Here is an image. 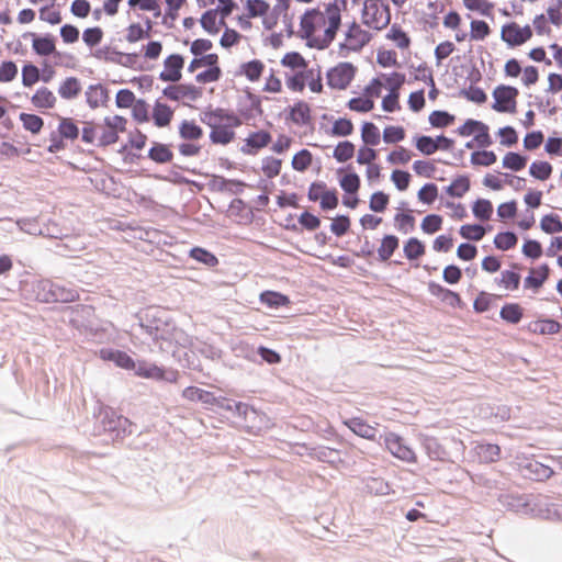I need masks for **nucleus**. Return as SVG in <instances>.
<instances>
[{
  "mask_svg": "<svg viewBox=\"0 0 562 562\" xmlns=\"http://www.w3.org/2000/svg\"><path fill=\"white\" fill-rule=\"evenodd\" d=\"M346 10L347 0H330L306 8L299 16L297 36L310 48H328L337 37Z\"/></svg>",
  "mask_w": 562,
  "mask_h": 562,
  "instance_id": "nucleus-1",
  "label": "nucleus"
},
{
  "mask_svg": "<svg viewBox=\"0 0 562 562\" xmlns=\"http://www.w3.org/2000/svg\"><path fill=\"white\" fill-rule=\"evenodd\" d=\"M127 120L122 115L105 116L101 123L86 121L82 123L81 140L97 147H109L120 139L126 131Z\"/></svg>",
  "mask_w": 562,
  "mask_h": 562,
  "instance_id": "nucleus-2",
  "label": "nucleus"
},
{
  "mask_svg": "<svg viewBox=\"0 0 562 562\" xmlns=\"http://www.w3.org/2000/svg\"><path fill=\"white\" fill-rule=\"evenodd\" d=\"M201 122L210 128L211 143L222 146L235 139V130L241 125V120L236 113L223 108L203 112Z\"/></svg>",
  "mask_w": 562,
  "mask_h": 562,
  "instance_id": "nucleus-3",
  "label": "nucleus"
},
{
  "mask_svg": "<svg viewBox=\"0 0 562 562\" xmlns=\"http://www.w3.org/2000/svg\"><path fill=\"white\" fill-rule=\"evenodd\" d=\"M243 13L237 16V25L243 31L252 29V20L260 19L265 30L271 31L278 24V14L267 0H241Z\"/></svg>",
  "mask_w": 562,
  "mask_h": 562,
  "instance_id": "nucleus-4",
  "label": "nucleus"
},
{
  "mask_svg": "<svg viewBox=\"0 0 562 562\" xmlns=\"http://www.w3.org/2000/svg\"><path fill=\"white\" fill-rule=\"evenodd\" d=\"M391 9L385 0H363L360 10L362 25L374 32L385 30L391 23Z\"/></svg>",
  "mask_w": 562,
  "mask_h": 562,
  "instance_id": "nucleus-5",
  "label": "nucleus"
},
{
  "mask_svg": "<svg viewBox=\"0 0 562 562\" xmlns=\"http://www.w3.org/2000/svg\"><path fill=\"white\" fill-rule=\"evenodd\" d=\"M286 88L292 92L302 93L307 87L311 92L321 94L324 91L323 74L319 66L302 68L297 72L285 76Z\"/></svg>",
  "mask_w": 562,
  "mask_h": 562,
  "instance_id": "nucleus-6",
  "label": "nucleus"
},
{
  "mask_svg": "<svg viewBox=\"0 0 562 562\" xmlns=\"http://www.w3.org/2000/svg\"><path fill=\"white\" fill-rule=\"evenodd\" d=\"M532 37L533 30L529 23L508 20L499 26V40L509 49L526 45Z\"/></svg>",
  "mask_w": 562,
  "mask_h": 562,
  "instance_id": "nucleus-7",
  "label": "nucleus"
},
{
  "mask_svg": "<svg viewBox=\"0 0 562 562\" xmlns=\"http://www.w3.org/2000/svg\"><path fill=\"white\" fill-rule=\"evenodd\" d=\"M179 136L186 140L178 145L179 153L184 157L200 155L202 146L199 143L203 137L202 127L193 120H183L178 127Z\"/></svg>",
  "mask_w": 562,
  "mask_h": 562,
  "instance_id": "nucleus-8",
  "label": "nucleus"
},
{
  "mask_svg": "<svg viewBox=\"0 0 562 562\" xmlns=\"http://www.w3.org/2000/svg\"><path fill=\"white\" fill-rule=\"evenodd\" d=\"M362 23L356 21L347 24L342 34L341 49L347 52H360L372 38V33L363 27Z\"/></svg>",
  "mask_w": 562,
  "mask_h": 562,
  "instance_id": "nucleus-9",
  "label": "nucleus"
},
{
  "mask_svg": "<svg viewBox=\"0 0 562 562\" xmlns=\"http://www.w3.org/2000/svg\"><path fill=\"white\" fill-rule=\"evenodd\" d=\"M57 133V136L52 135L50 144L47 147V150L52 154L64 150L66 148L65 140H77L81 130L72 117H59Z\"/></svg>",
  "mask_w": 562,
  "mask_h": 562,
  "instance_id": "nucleus-10",
  "label": "nucleus"
},
{
  "mask_svg": "<svg viewBox=\"0 0 562 562\" xmlns=\"http://www.w3.org/2000/svg\"><path fill=\"white\" fill-rule=\"evenodd\" d=\"M357 74V67L349 61H341L329 68L326 72V80L329 88L334 90H346Z\"/></svg>",
  "mask_w": 562,
  "mask_h": 562,
  "instance_id": "nucleus-11",
  "label": "nucleus"
},
{
  "mask_svg": "<svg viewBox=\"0 0 562 562\" xmlns=\"http://www.w3.org/2000/svg\"><path fill=\"white\" fill-rule=\"evenodd\" d=\"M518 95L519 91L515 87L506 85L497 86L493 91V110L499 113H516Z\"/></svg>",
  "mask_w": 562,
  "mask_h": 562,
  "instance_id": "nucleus-12",
  "label": "nucleus"
},
{
  "mask_svg": "<svg viewBox=\"0 0 562 562\" xmlns=\"http://www.w3.org/2000/svg\"><path fill=\"white\" fill-rule=\"evenodd\" d=\"M312 202H319L322 210H334L338 206V196L335 189H329L325 182H313L307 192Z\"/></svg>",
  "mask_w": 562,
  "mask_h": 562,
  "instance_id": "nucleus-13",
  "label": "nucleus"
},
{
  "mask_svg": "<svg viewBox=\"0 0 562 562\" xmlns=\"http://www.w3.org/2000/svg\"><path fill=\"white\" fill-rule=\"evenodd\" d=\"M385 448L392 453L393 457L408 463L417 461L416 453L408 447L404 439L394 432H389L384 436Z\"/></svg>",
  "mask_w": 562,
  "mask_h": 562,
  "instance_id": "nucleus-14",
  "label": "nucleus"
},
{
  "mask_svg": "<svg viewBox=\"0 0 562 562\" xmlns=\"http://www.w3.org/2000/svg\"><path fill=\"white\" fill-rule=\"evenodd\" d=\"M162 93L171 101L189 103L202 97V89L191 83L173 85L166 87Z\"/></svg>",
  "mask_w": 562,
  "mask_h": 562,
  "instance_id": "nucleus-15",
  "label": "nucleus"
},
{
  "mask_svg": "<svg viewBox=\"0 0 562 562\" xmlns=\"http://www.w3.org/2000/svg\"><path fill=\"white\" fill-rule=\"evenodd\" d=\"M184 58L178 53L168 55L162 61L159 79L164 82H178L182 78Z\"/></svg>",
  "mask_w": 562,
  "mask_h": 562,
  "instance_id": "nucleus-16",
  "label": "nucleus"
},
{
  "mask_svg": "<svg viewBox=\"0 0 562 562\" xmlns=\"http://www.w3.org/2000/svg\"><path fill=\"white\" fill-rule=\"evenodd\" d=\"M385 38L402 54H411L412 38L400 24L394 23L385 33Z\"/></svg>",
  "mask_w": 562,
  "mask_h": 562,
  "instance_id": "nucleus-17",
  "label": "nucleus"
},
{
  "mask_svg": "<svg viewBox=\"0 0 562 562\" xmlns=\"http://www.w3.org/2000/svg\"><path fill=\"white\" fill-rule=\"evenodd\" d=\"M32 105L37 110H50L56 106L57 98L47 87H40L31 97Z\"/></svg>",
  "mask_w": 562,
  "mask_h": 562,
  "instance_id": "nucleus-18",
  "label": "nucleus"
},
{
  "mask_svg": "<svg viewBox=\"0 0 562 562\" xmlns=\"http://www.w3.org/2000/svg\"><path fill=\"white\" fill-rule=\"evenodd\" d=\"M550 276V268L547 263H543L537 268H531L529 276L524 280L525 289H532L537 292L548 280Z\"/></svg>",
  "mask_w": 562,
  "mask_h": 562,
  "instance_id": "nucleus-19",
  "label": "nucleus"
},
{
  "mask_svg": "<svg viewBox=\"0 0 562 562\" xmlns=\"http://www.w3.org/2000/svg\"><path fill=\"white\" fill-rule=\"evenodd\" d=\"M400 247V238L393 234L384 235L376 248L378 259L387 262Z\"/></svg>",
  "mask_w": 562,
  "mask_h": 562,
  "instance_id": "nucleus-20",
  "label": "nucleus"
},
{
  "mask_svg": "<svg viewBox=\"0 0 562 562\" xmlns=\"http://www.w3.org/2000/svg\"><path fill=\"white\" fill-rule=\"evenodd\" d=\"M469 27V40L475 43L485 42L493 33L492 26L482 19H470Z\"/></svg>",
  "mask_w": 562,
  "mask_h": 562,
  "instance_id": "nucleus-21",
  "label": "nucleus"
},
{
  "mask_svg": "<svg viewBox=\"0 0 562 562\" xmlns=\"http://www.w3.org/2000/svg\"><path fill=\"white\" fill-rule=\"evenodd\" d=\"M561 324L551 318H540L527 325V329L536 335H555L561 330Z\"/></svg>",
  "mask_w": 562,
  "mask_h": 562,
  "instance_id": "nucleus-22",
  "label": "nucleus"
},
{
  "mask_svg": "<svg viewBox=\"0 0 562 562\" xmlns=\"http://www.w3.org/2000/svg\"><path fill=\"white\" fill-rule=\"evenodd\" d=\"M266 69V65L260 59H252L243 63L239 66L238 75L245 77L250 82H258L262 77Z\"/></svg>",
  "mask_w": 562,
  "mask_h": 562,
  "instance_id": "nucleus-23",
  "label": "nucleus"
},
{
  "mask_svg": "<svg viewBox=\"0 0 562 562\" xmlns=\"http://www.w3.org/2000/svg\"><path fill=\"white\" fill-rule=\"evenodd\" d=\"M226 16L223 15L222 7H216L205 11L200 20L201 26L209 33H216L220 24Z\"/></svg>",
  "mask_w": 562,
  "mask_h": 562,
  "instance_id": "nucleus-24",
  "label": "nucleus"
},
{
  "mask_svg": "<svg viewBox=\"0 0 562 562\" xmlns=\"http://www.w3.org/2000/svg\"><path fill=\"white\" fill-rule=\"evenodd\" d=\"M182 397L189 402H201L205 405H216L217 398L213 393L198 386H187L181 393Z\"/></svg>",
  "mask_w": 562,
  "mask_h": 562,
  "instance_id": "nucleus-25",
  "label": "nucleus"
},
{
  "mask_svg": "<svg viewBox=\"0 0 562 562\" xmlns=\"http://www.w3.org/2000/svg\"><path fill=\"white\" fill-rule=\"evenodd\" d=\"M271 142V135L267 131L252 132L245 139L244 153L252 154L265 148Z\"/></svg>",
  "mask_w": 562,
  "mask_h": 562,
  "instance_id": "nucleus-26",
  "label": "nucleus"
},
{
  "mask_svg": "<svg viewBox=\"0 0 562 562\" xmlns=\"http://www.w3.org/2000/svg\"><path fill=\"white\" fill-rule=\"evenodd\" d=\"M85 94L86 101L91 109L103 106L109 99L106 88L100 83L89 86Z\"/></svg>",
  "mask_w": 562,
  "mask_h": 562,
  "instance_id": "nucleus-27",
  "label": "nucleus"
},
{
  "mask_svg": "<svg viewBox=\"0 0 562 562\" xmlns=\"http://www.w3.org/2000/svg\"><path fill=\"white\" fill-rule=\"evenodd\" d=\"M173 110L166 103L156 101L153 108L151 117L155 126L167 127L173 119Z\"/></svg>",
  "mask_w": 562,
  "mask_h": 562,
  "instance_id": "nucleus-28",
  "label": "nucleus"
},
{
  "mask_svg": "<svg viewBox=\"0 0 562 562\" xmlns=\"http://www.w3.org/2000/svg\"><path fill=\"white\" fill-rule=\"evenodd\" d=\"M345 425L356 435L369 439L374 440L376 435V429L369 425L366 420L353 417L345 422Z\"/></svg>",
  "mask_w": 562,
  "mask_h": 562,
  "instance_id": "nucleus-29",
  "label": "nucleus"
},
{
  "mask_svg": "<svg viewBox=\"0 0 562 562\" xmlns=\"http://www.w3.org/2000/svg\"><path fill=\"white\" fill-rule=\"evenodd\" d=\"M474 451L482 463H494L501 460L502 450L498 445L479 443Z\"/></svg>",
  "mask_w": 562,
  "mask_h": 562,
  "instance_id": "nucleus-30",
  "label": "nucleus"
},
{
  "mask_svg": "<svg viewBox=\"0 0 562 562\" xmlns=\"http://www.w3.org/2000/svg\"><path fill=\"white\" fill-rule=\"evenodd\" d=\"M32 48L38 56H49L56 52V43L53 36H38L32 34Z\"/></svg>",
  "mask_w": 562,
  "mask_h": 562,
  "instance_id": "nucleus-31",
  "label": "nucleus"
},
{
  "mask_svg": "<svg viewBox=\"0 0 562 562\" xmlns=\"http://www.w3.org/2000/svg\"><path fill=\"white\" fill-rule=\"evenodd\" d=\"M403 254L408 261H416L426 254V246L417 237H409L404 241Z\"/></svg>",
  "mask_w": 562,
  "mask_h": 562,
  "instance_id": "nucleus-32",
  "label": "nucleus"
},
{
  "mask_svg": "<svg viewBox=\"0 0 562 562\" xmlns=\"http://www.w3.org/2000/svg\"><path fill=\"white\" fill-rule=\"evenodd\" d=\"M289 117L297 125H305L312 119L311 106L305 101H297L290 108Z\"/></svg>",
  "mask_w": 562,
  "mask_h": 562,
  "instance_id": "nucleus-33",
  "label": "nucleus"
},
{
  "mask_svg": "<svg viewBox=\"0 0 562 562\" xmlns=\"http://www.w3.org/2000/svg\"><path fill=\"white\" fill-rule=\"evenodd\" d=\"M101 358L113 361L117 367L134 370L135 362L131 356L121 350H101Z\"/></svg>",
  "mask_w": 562,
  "mask_h": 562,
  "instance_id": "nucleus-34",
  "label": "nucleus"
},
{
  "mask_svg": "<svg viewBox=\"0 0 562 562\" xmlns=\"http://www.w3.org/2000/svg\"><path fill=\"white\" fill-rule=\"evenodd\" d=\"M148 158L156 164H168L173 159L169 145L155 142L148 150Z\"/></svg>",
  "mask_w": 562,
  "mask_h": 562,
  "instance_id": "nucleus-35",
  "label": "nucleus"
},
{
  "mask_svg": "<svg viewBox=\"0 0 562 562\" xmlns=\"http://www.w3.org/2000/svg\"><path fill=\"white\" fill-rule=\"evenodd\" d=\"M81 92L80 80L76 77H67L59 83L58 94L65 100L77 98Z\"/></svg>",
  "mask_w": 562,
  "mask_h": 562,
  "instance_id": "nucleus-36",
  "label": "nucleus"
},
{
  "mask_svg": "<svg viewBox=\"0 0 562 562\" xmlns=\"http://www.w3.org/2000/svg\"><path fill=\"white\" fill-rule=\"evenodd\" d=\"M499 316L504 322L516 325L524 317V308L518 303H506L502 306Z\"/></svg>",
  "mask_w": 562,
  "mask_h": 562,
  "instance_id": "nucleus-37",
  "label": "nucleus"
},
{
  "mask_svg": "<svg viewBox=\"0 0 562 562\" xmlns=\"http://www.w3.org/2000/svg\"><path fill=\"white\" fill-rule=\"evenodd\" d=\"M341 175L339 178L340 188L348 194H356L361 184L360 177L355 171L339 170Z\"/></svg>",
  "mask_w": 562,
  "mask_h": 562,
  "instance_id": "nucleus-38",
  "label": "nucleus"
},
{
  "mask_svg": "<svg viewBox=\"0 0 562 562\" xmlns=\"http://www.w3.org/2000/svg\"><path fill=\"white\" fill-rule=\"evenodd\" d=\"M281 66L289 68L292 72H297L302 68H306L308 61L304 58V56L299 52H289L285 53L281 60Z\"/></svg>",
  "mask_w": 562,
  "mask_h": 562,
  "instance_id": "nucleus-39",
  "label": "nucleus"
},
{
  "mask_svg": "<svg viewBox=\"0 0 562 562\" xmlns=\"http://www.w3.org/2000/svg\"><path fill=\"white\" fill-rule=\"evenodd\" d=\"M203 67H205L206 69L220 67L218 55L216 53H211L205 56L193 58L188 66V71L193 74Z\"/></svg>",
  "mask_w": 562,
  "mask_h": 562,
  "instance_id": "nucleus-40",
  "label": "nucleus"
},
{
  "mask_svg": "<svg viewBox=\"0 0 562 562\" xmlns=\"http://www.w3.org/2000/svg\"><path fill=\"white\" fill-rule=\"evenodd\" d=\"M376 64L382 68L400 67L396 50L386 47H379L376 50Z\"/></svg>",
  "mask_w": 562,
  "mask_h": 562,
  "instance_id": "nucleus-41",
  "label": "nucleus"
},
{
  "mask_svg": "<svg viewBox=\"0 0 562 562\" xmlns=\"http://www.w3.org/2000/svg\"><path fill=\"white\" fill-rule=\"evenodd\" d=\"M379 79H382L383 87H386L389 92H398L406 81V76L403 72L392 71L382 74Z\"/></svg>",
  "mask_w": 562,
  "mask_h": 562,
  "instance_id": "nucleus-42",
  "label": "nucleus"
},
{
  "mask_svg": "<svg viewBox=\"0 0 562 562\" xmlns=\"http://www.w3.org/2000/svg\"><path fill=\"white\" fill-rule=\"evenodd\" d=\"M355 131V125L351 120L346 117H338L333 122L330 130L327 132L333 137H347Z\"/></svg>",
  "mask_w": 562,
  "mask_h": 562,
  "instance_id": "nucleus-43",
  "label": "nucleus"
},
{
  "mask_svg": "<svg viewBox=\"0 0 562 562\" xmlns=\"http://www.w3.org/2000/svg\"><path fill=\"white\" fill-rule=\"evenodd\" d=\"M520 279L519 273L510 270H504L495 281L499 288L513 292L519 289Z\"/></svg>",
  "mask_w": 562,
  "mask_h": 562,
  "instance_id": "nucleus-44",
  "label": "nucleus"
},
{
  "mask_svg": "<svg viewBox=\"0 0 562 562\" xmlns=\"http://www.w3.org/2000/svg\"><path fill=\"white\" fill-rule=\"evenodd\" d=\"M470 190V179L468 176H458L446 188V193L452 198H462Z\"/></svg>",
  "mask_w": 562,
  "mask_h": 562,
  "instance_id": "nucleus-45",
  "label": "nucleus"
},
{
  "mask_svg": "<svg viewBox=\"0 0 562 562\" xmlns=\"http://www.w3.org/2000/svg\"><path fill=\"white\" fill-rule=\"evenodd\" d=\"M135 372L138 376L145 379H153L157 381H161L165 379V370L156 364L151 363H139L137 367L135 366Z\"/></svg>",
  "mask_w": 562,
  "mask_h": 562,
  "instance_id": "nucleus-46",
  "label": "nucleus"
},
{
  "mask_svg": "<svg viewBox=\"0 0 562 562\" xmlns=\"http://www.w3.org/2000/svg\"><path fill=\"white\" fill-rule=\"evenodd\" d=\"M127 4L132 10L153 12L156 18L161 15L160 0H128Z\"/></svg>",
  "mask_w": 562,
  "mask_h": 562,
  "instance_id": "nucleus-47",
  "label": "nucleus"
},
{
  "mask_svg": "<svg viewBox=\"0 0 562 562\" xmlns=\"http://www.w3.org/2000/svg\"><path fill=\"white\" fill-rule=\"evenodd\" d=\"M463 7L471 12H476L484 16H491L494 3L490 0H462Z\"/></svg>",
  "mask_w": 562,
  "mask_h": 562,
  "instance_id": "nucleus-48",
  "label": "nucleus"
},
{
  "mask_svg": "<svg viewBox=\"0 0 562 562\" xmlns=\"http://www.w3.org/2000/svg\"><path fill=\"white\" fill-rule=\"evenodd\" d=\"M361 139L364 143V146L379 145L381 134L378 126L371 122L363 123L361 127Z\"/></svg>",
  "mask_w": 562,
  "mask_h": 562,
  "instance_id": "nucleus-49",
  "label": "nucleus"
},
{
  "mask_svg": "<svg viewBox=\"0 0 562 562\" xmlns=\"http://www.w3.org/2000/svg\"><path fill=\"white\" fill-rule=\"evenodd\" d=\"M552 171V165L543 160H536L529 167L530 176L541 181L548 180L551 177Z\"/></svg>",
  "mask_w": 562,
  "mask_h": 562,
  "instance_id": "nucleus-50",
  "label": "nucleus"
},
{
  "mask_svg": "<svg viewBox=\"0 0 562 562\" xmlns=\"http://www.w3.org/2000/svg\"><path fill=\"white\" fill-rule=\"evenodd\" d=\"M415 222V217L409 212H398L394 215V225L403 234L414 231Z\"/></svg>",
  "mask_w": 562,
  "mask_h": 562,
  "instance_id": "nucleus-51",
  "label": "nucleus"
},
{
  "mask_svg": "<svg viewBox=\"0 0 562 562\" xmlns=\"http://www.w3.org/2000/svg\"><path fill=\"white\" fill-rule=\"evenodd\" d=\"M283 91L282 80L277 70L270 69L262 86V92L279 94Z\"/></svg>",
  "mask_w": 562,
  "mask_h": 562,
  "instance_id": "nucleus-52",
  "label": "nucleus"
},
{
  "mask_svg": "<svg viewBox=\"0 0 562 562\" xmlns=\"http://www.w3.org/2000/svg\"><path fill=\"white\" fill-rule=\"evenodd\" d=\"M356 151L355 145L349 140L339 142L333 153V157L338 162H346L350 160Z\"/></svg>",
  "mask_w": 562,
  "mask_h": 562,
  "instance_id": "nucleus-53",
  "label": "nucleus"
},
{
  "mask_svg": "<svg viewBox=\"0 0 562 562\" xmlns=\"http://www.w3.org/2000/svg\"><path fill=\"white\" fill-rule=\"evenodd\" d=\"M19 119L23 127L32 134H38L44 126L43 119L36 114L21 113Z\"/></svg>",
  "mask_w": 562,
  "mask_h": 562,
  "instance_id": "nucleus-54",
  "label": "nucleus"
},
{
  "mask_svg": "<svg viewBox=\"0 0 562 562\" xmlns=\"http://www.w3.org/2000/svg\"><path fill=\"white\" fill-rule=\"evenodd\" d=\"M313 162L312 153L307 149H301L292 158V168L299 172H304Z\"/></svg>",
  "mask_w": 562,
  "mask_h": 562,
  "instance_id": "nucleus-55",
  "label": "nucleus"
},
{
  "mask_svg": "<svg viewBox=\"0 0 562 562\" xmlns=\"http://www.w3.org/2000/svg\"><path fill=\"white\" fill-rule=\"evenodd\" d=\"M443 223V218L439 214H428L426 215L422 223L420 228L427 235H432L441 229Z\"/></svg>",
  "mask_w": 562,
  "mask_h": 562,
  "instance_id": "nucleus-56",
  "label": "nucleus"
},
{
  "mask_svg": "<svg viewBox=\"0 0 562 562\" xmlns=\"http://www.w3.org/2000/svg\"><path fill=\"white\" fill-rule=\"evenodd\" d=\"M527 165V158L518 153L509 151L503 158V167L513 171H520Z\"/></svg>",
  "mask_w": 562,
  "mask_h": 562,
  "instance_id": "nucleus-57",
  "label": "nucleus"
},
{
  "mask_svg": "<svg viewBox=\"0 0 562 562\" xmlns=\"http://www.w3.org/2000/svg\"><path fill=\"white\" fill-rule=\"evenodd\" d=\"M413 153L403 147H395L386 157V161L391 165H406L412 160Z\"/></svg>",
  "mask_w": 562,
  "mask_h": 562,
  "instance_id": "nucleus-58",
  "label": "nucleus"
},
{
  "mask_svg": "<svg viewBox=\"0 0 562 562\" xmlns=\"http://www.w3.org/2000/svg\"><path fill=\"white\" fill-rule=\"evenodd\" d=\"M41 71L37 66L33 64H25L22 67V85L25 88H31L41 79Z\"/></svg>",
  "mask_w": 562,
  "mask_h": 562,
  "instance_id": "nucleus-59",
  "label": "nucleus"
},
{
  "mask_svg": "<svg viewBox=\"0 0 562 562\" xmlns=\"http://www.w3.org/2000/svg\"><path fill=\"white\" fill-rule=\"evenodd\" d=\"M189 256L199 261V262H202L209 267H215L217 263H218V259L216 258V256L214 254H212L211 251L204 249V248H201V247H194L190 250V254Z\"/></svg>",
  "mask_w": 562,
  "mask_h": 562,
  "instance_id": "nucleus-60",
  "label": "nucleus"
},
{
  "mask_svg": "<svg viewBox=\"0 0 562 562\" xmlns=\"http://www.w3.org/2000/svg\"><path fill=\"white\" fill-rule=\"evenodd\" d=\"M527 470L538 481H546L554 474V471L550 467L544 465L538 461L529 462L527 464Z\"/></svg>",
  "mask_w": 562,
  "mask_h": 562,
  "instance_id": "nucleus-61",
  "label": "nucleus"
},
{
  "mask_svg": "<svg viewBox=\"0 0 562 562\" xmlns=\"http://www.w3.org/2000/svg\"><path fill=\"white\" fill-rule=\"evenodd\" d=\"M459 233L465 239L479 241L485 236L486 231L479 224H465L460 227Z\"/></svg>",
  "mask_w": 562,
  "mask_h": 562,
  "instance_id": "nucleus-62",
  "label": "nucleus"
},
{
  "mask_svg": "<svg viewBox=\"0 0 562 562\" xmlns=\"http://www.w3.org/2000/svg\"><path fill=\"white\" fill-rule=\"evenodd\" d=\"M473 214L481 221H488L493 213V204L485 199H479L474 202L472 207Z\"/></svg>",
  "mask_w": 562,
  "mask_h": 562,
  "instance_id": "nucleus-63",
  "label": "nucleus"
},
{
  "mask_svg": "<svg viewBox=\"0 0 562 562\" xmlns=\"http://www.w3.org/2000/svg\"><path fill=\"white\" fill-rule=\"evenodd\" d=\"M541 229L547 234H554L562 232V222L560 221L559 215L549 214L544 215L540 221Z\"/></svg>",
  "mask_w": 562,
  "mask_h": 562,
  "instance_id": "nucleus-64",
  "label": "nucleus"
}]
</instances>
